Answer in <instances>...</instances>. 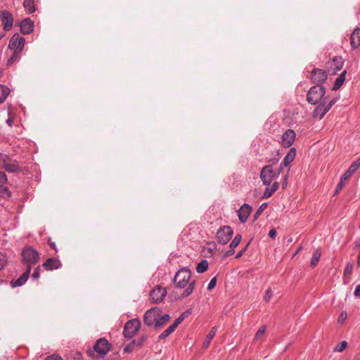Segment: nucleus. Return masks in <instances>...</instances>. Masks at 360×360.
I'll return each mask as SVG.
<instances>
[{
  "label": "nucleus",
  "instance_id": "f257e3e1",
  "mask_svg": "<svg viewBox=\"0 0 360 360\" xmlns=\"http://www.w3.org/2000/svg\"><path fill=\"white\" fill-rule=\"evenodd\" d=\"M191 272L186 267L181 268L175 274L173 282L178 288H184L188 285L186 289L182 293V297H186L191 295L195 288V281H190Z\"/></svg>",
  "mask_w": 360,
  "mask_h": 360
},
{
  "label": "nucleus",
  "instance_id": "f03ea898",
  "mask_svg": "<svg viewBox=\"0 0 360 360\" xmlns=\"http://www.w3.org/2000/svg\"><path fill=\"white\" fill-rule=\"evenodd\" d=\"M326 89L322 85H314L309 89L307 95L309 103L316 105L320 103H326L327 97L324 96Z\"/></svg>",
  "mask_w": 360,
  "mask_h": 360
},
{
  "label": "nucleus",
  "instance_id": "7ed1b4c3",
  "mask_svg": "<svg viewBox=\"0 0 360 360\" xmlns=\"http://www.w3.org/2000/svg\"><path fill=\"white\" fill-rule=\"evenodd\" d=\"M22 262L27 266V268L31 267L38 262L39 256V252L32 247H26L22 251Z\"/></svg>",
  "mask_w": 360,
  "mask_h": 360
},
{
  "label": "nucleus",
  "instance_id": "20e7f679",
  "mask_svg": "<svg viewBox=\"0 0 360 360\" xmlns=\"http://www.w3.org/2000/svg\"><path fill=\"white\" fill-rule=\"evenodd\" d=\"M141 327V322L137 319H134L128 321L124 326L123 330V335L125 338L131 339L132 338L139 330Z\"/></svg>",
  "mask_w": 360,
  "mask_h": 360
},
{
  "label": "nucleus",
  "instance_id": "39448f33",
  "mask_svg": "<svg viewBox=\"0 0 360 360\" xmlns=\"http://www.w3.org/2000/svg\"><path fill=\"white\" fill-rule=\"evenodd\" d=\"M1 167L10 173H16L20 170L18 162L16 160L10 159L7 155L0 154Z\"/></svg>",
  "mask_w": 360,
  "mask_h": 360
},
{
  "label": "nucleus",
  "instance_id": "423d86ee",
  "mask_svg": "<svg viewBox=\"0 0 360 360\" xmlns=\"http://www.w3.org/2000/svg\"><path fill=\"white\" fill-rule=\"evenodd\" d=\"M233 231L229 226H224L220 227L216 234V237L219 243L225 245L232 238Z\"/></svg>",
  "mask_w": 360,
  "mask_h": 360
},
{
  "label": "nucleus",
  "instance_id": "0eeeda50",
  "mask_svg": "<svg viewBox=\"0 0 360 360\" xmlns=\"http://www.w3.org/2000/svg\"><path fill=\"white\" fill-rule=\"evenodd\" d=\"M161 315V309L159 307H153L148 310L143 317V322L146 325L150 326L154 325L155 326V321Z\"/></svg>",
  "mask_w": 360,
  "mask_h": 360
},
{
  "label": "nucleus",
  "instance_id": "6e6552de",
  "mask_svg": "<svg viewBox=\"0 0 360 360\" xmlns=\"http://www.w3.org/2000/svg\"><path fill=\"white\" fill-rule=\"evenodd\" d=\"M327 77L328 75L326 72L322 69L314 68L311 71V79L314 83L316 84V85H321V84L326 81Z\"/></svg>",
  "mask_w": 360,
  "mask_h": 360
},
{
  "label": "nucleus",
  "instance_id": "1a4fd4ad",
  "mask_svg": "<svg viewBox=\"0 0 360 360\" xmlns=\"http://www.w3.org/2000/svg\"><path fill=\"white\" fill-rule=\"evenodd\" d=\"M25 40L20 37L18 34H15L10 39L8 48L14 51L21 52L24 48Z\"/></svg>",
  "mask_w": 360,
  "mask_h": 360
},
{
  "label": "nucleus",
  "instance_id": "9d476101",
  "mask_svg": "<svg viewBox=\"0 0 360 360\" xmlns=\"http://www.w3.org/2000/svg\"><path fill=\"white\" fill-rule=\"evenodd\" d=\"M274 176V172L271 165H266L262 168L260 178L264 185H269L273 180Z\"/></svg>",
  "mask_w": 360,
  "mask_h": 360
},
{
  "label": "nucleus",
  "instance_id": "9b49d317",
  "mask_svg": "<svg viewBox=\"0 0 360 360\" xmlns=\"http://www.w3.org/2000/svg\"><path fill=\"white\" fill-rule=\"evenodd\" d=\"M167 290L159 285L156 286L150 292V299L154 303L161 302L167 295Z\"/></svg>",
  "mask_w": 360,
  "mask_h": 360
},
{
  "label": "nucleus",
  "instance_id": "f8f14e48",
  "mask_svg": "<svg viewBox=\"0 0 360 360\" xmlns=\"http://www.w3.org/2000/svg\"><path fill=\"white\" fill-rule=\"evenodd\" d=\"M0 18L4 25V30L6 31L10 30L13 24L12 14L7 11H3L0 13Z\"/></svg>",
  "mask_w": 360,
  "mask_h": 360
},
{
  "label": "nucleus",
  "instance_id": "ddd939ff",
  "mask_svg": "<svg viewBox=\"0 0 360 360\" xmlns=\"http://www.w3.org/2000/svg\"><path fill=\"white\" fill-rule=\"evenodd\" d=\"M295 132L292 129H288L283 135L281 144L285 148L290 147L295 139Z\"/></svg>",
  "mask_w": 360,
  "mask_h": 360
},
{
  "label": "nucleus",
  "instance_id": "4468645a",
  "mask_svg": "<svg viewBox=\"0 0 360 360\" xmlns=\"http://www.w3.org/2000/svg\"><path fill=\"white\" fill-rule=\"evenodd\" d=\"M94 350L100 354H105L110 349V344L105 338L98 340L94 347Z\"/></svg>",
  "mask_w": 360,
  "mask_h": 360
},
{
  "label": "nucleus",
  "instance_id": "2eb2a0df",
  "mask_svg": "<svg viewBox=\"0 0 360 360\" xmlns=\"http://www.w3.org/2000/svg\"><path fill=\"white\" fill-rule=\"evenodd\" d=\"M251 211L252 207L247 203L243 204L240 207V208L238 210V217L241 223L246 222L248 216L251 213Z\"/></svg>",
  "mask_w": 360,
  "mask_h": 360
},
{
  "label": "nucleus",
  "instance_id": "dca6fc26",
  "mask_svg": "<svg viewBox=\"0 0 360 360\" xmlns=\"http://www.w3.org/2000/svg\"><path fill=\"white\" fill-rule=\"evenodd\" d=\"M31 267L27 268L25 271L16 280H12L10 283L12 288L22 286L27 281L30 274Z\"/></svg>",
  "mask_w": 360,
  "mask_h": 360
},
{
  "label": "nucleus",
  "instance_id": "f3484780",
  "mask_svg": "<svg viewBox=\"0 0 360 360\" xmlns=\"http://www.w3.org/2000/svg\"><path fill=\"white\" fill-rule=\"evenodd\" d=\"M62 266L60 261L54 257H50L46 260L42 266L47 271L58 269Z\"/></svg>",
  "mask_w": 360,
  "mask_h": 360
},
{
  "label": "nucleus",
  "instance_id": "a211bd4d",
  "mask_svg": "<svg viewBox=\"0 0 360 360\" xmlns=\"http://www.w3.org/2000/svg\"><path fill=\"white\" fill-rule=\"evenodd\" d=\"M296 155L295 148H292L290 149L289 152L285 156L283 162L280 165L279 172H281L283 167L288 166L295 159Z\"/></svg>",
  "mask_w": 360,
  "mask_h": 360
},
{
  "label": "nucleus",
  "instance_id": "6ab92c4d",
  "mask_svg": "<svg viewBox=\"0 0 360 360\" xmlns=\"http://www.w3.org/2000/svg\"><path fill=\"white\" fill-rule=\"evenodd\" d=\"M242 236L240 234H237L230 243L229 250L224 253V257H227L233 255L235 252L236 248L240 244Z\"/></svg>",
  "mask_w": 360,
  "mask_h": 360
},
{
  "label": "nucleus",
  "instance_id": "aec40b11",
  "mask_svg": "<svg viewBox=\"0 0 360 360\" xmlns=\"http://www.w3.org/2000/svg\"><path fill=\"white\" fill-rule=\"evenodd\" d=\"M34 28V22L30 18L24 19L20 23V30L24 34L31 33Z\"/></svg>",
  "mask_w": 360,
  "mask_h": 360
},
{
  "label": "nucleus",
  "instance_id": "412c9836",
  "mask_svg": "<svg viewBox=\"0 0 360 360\" xmlns=\"http://www.w3.org/2000/svg\"><path fill=\"white\" fill-rule=\"evenodd\" d=\"M350 44L353 49L360 46V28H356L350 36Z\"/></svg>",
  "mask_w": 360,
  "mask_h": 360
},
{
  "label": "nucleus",
  "instance_id": "4be33fe9",
  "mask_svg": "<svg viewBox=\"0 0 360 360\" xmlns=\"http://www.w3.org/2000/svg\"><path fill=\"white\" fill-rule=\"evenodd\" d=\"M351 176L352 175L350 174H348L347 171L342 175L340 182L338 184L335 190L334 195H337L338 193H340V191L345 186Z\"/></svg>",
  "mask_w": 360,
  "mask_h": 360
},
{
  "label": "nucleus",
  "instance_id": "5701e85b",
  "mask_svg": "<svg viewBox=\"0 0 360 360\" xmlns=\"http://www.w3.org/2000/svg\"><path fill=\"white\" fill-rule=\"evenodd\" d=\"M217 331V326H214L212 328L211 330L210 331V333L207 335L203 343H202V348L204 349H207L212 338L214 337V335H216V333Z\"/></svg>",
  "mask_w": 360,
  "mask_h": 360
},
{
  "label": "nucleus",
  "instance_id": "b1692460",
  "mask_svg": "<svg viewBox=\"0 0 360 360\" xmlns=\"http://www.w3.org/2000/svg\"><path fill=\"white\" fill-rule=\"evenodd\" d=\"M344 65V61L342 57L336 56L333 58V62L330 64V68H333L335 72L340 71Z\"/></svg>",
  "mask_w": 360,
  "mask_h": 360
},
{
  "label": "nucleus",
  "instance_id": "393cba45",
  "mask_svg": "<svg viewBox=\"0 0 360 360\" xmlns=\"http://www.w3.org/2000/svg\"><path fill=\"white\" fill-rule=\"evenodd\" d=\"M23 6L29 14L33 13L36 11L34 0H24Z\"/></svg>",
  "mask_w": 360,
  "mask_h": 360
},
{
  "label": "nucleus",
  "instance_id": "a878e982",
  "mask_svg": "<svg viewBox=\"0 0 360 360\" xmlns=\"http://www.w3.org/2000/svg\"><path fill=\"white\" fill-rule=\"evenodd\" d=\"M347 71H343L340 76L335 79L334 85L333 86V90L338 89L344 83L345 80Z\"/></svg>",
  "mask_w": 360,
  "mask_h": 360
},
{
  "label": "nucleus",
  "instance_id": "bb28decb",
  "mask_svg": "<svg viewBox=\"0 0 360 360\" xmlns=\"http://www.w3.org/2000/svg\"><path fill=\"white\" fill-rule=\"evenodd\" d=\"M278 188V183L274 182L271 188H266L264 193H263L262 198H270Z\"/></svg>",
  "mask_w": 360,
  "mask_h": 360
},
{
  "label": "nucleus",
  "instance_id": "cd10ccee",
  "mask_svg": "<svg viewBox=\"0 0 360 360\" xmlns=\"http://www.w3.org/2000/svg\"><path fill=\"white\" fill-rule=\"evenodd\" d=\"M170 319V316L168 314H165L163 316H160L155 321V328H158L164 326Z\"/></svg>",
  "mask_w": 360,
  "mask_h": 360
},
{
  "label": "nucleus",
  "instance_id": "c85d7f7f",
  "mask_svg": "<svg viewBox=\"0 0 360 360\" xmlns=\"http://www.w3.org/2000/svg\"><path fill=\"white\" fill-rule=\"evenodd\" d=\"M177 328L176 325L174 323L169 326L165 330H164L160 335L159 339L162 340L168 337L171 333H172L176 328Z\"/></svg>",
  "mask_w": 360,
  "mask_h": 360
},
{
  "label": "nucleus",
  "instance_id": "c756f323",
  "mask_svg": "<svg viewBox=\"0 0 360 360\" xmlns=\"http://www.w3.org/2000/svg\"><path fill=\"white\" fill-rule=\"evenodd\" d=\"M192 309H188L183 312L174 322L176 326H179L185 319L188 318L192 314Z\"/></svg>",
  "mask_w": 360,
  "mask_h": 360
},
{
  "label": "nucleus",
  "instance_id": "7c9ffc66",
  "mask_svg": "<svg viewBox=\"0 0 360 360\" xmlns=\"http://www.w3.org/2000/svg\"><path fill=\"white\" fill-rule=\"evenodd\" d=\"M10 93L8 87L0 85V103H2Z\"/></svg>",
  "mask_w": 360,
  "mask_h": 360
},
{
  "label": "nucleus",
  "instance_id": "2f4dec72",
  "mask_svg": "<svg viewBox=\"0 0 360 360\" xmlns=\"http://www.w3.org/2000/svg\"><path fill=\"white\" fill-rule=\"evenodd\" d=\"M338 100V98H334L330 101V102L326 106L323 105L324 109L322 110V112H321L320 120L324 117V115L330 110L332 106L335 104Z\"/></svg>",
  "mask_w": 360,
  "mask_h": 360
},
{
  "label": "nucleus",
  "instance_id": "473e14b6",
  "mask_svg": "<svg viewBox=\"0 0 360 360\" xmlns=\"http://www.w3.org/2000/svg\"><path fill=\"white\" fill-rule=\"evenodd\" d=\"M208 269V262L206 259L202 260L197 264L196 271L198 273L202 274Z\"/></svg>",
  "mask_w": 360,
  "mask_h": 360
},
{
  "label": "nucleus",
  "instance_id": "72a5a7b5",
  "mask_svg": "<svg viewBox=\"0 0 360 360\" xmlns=\"http://www.w3.org/2000/svg\"><path fill=\"white\" fill-rule=\"evenodd\" d=\"M20 53L18 51H14L11 57L7 60L6 65L9 66L18 61L20 58Z\"/></svg>",
  "mask_w": 360,
  "mask_h": 360
},
{
  "label": "nucleus",
  "instance_id": "f704fd0d",
  "mask_svg": "<svg viewBox=\"0 0 360 360\" xmlns=\"http://www.w3.org/2000/svg\"><path fill=\"white\" fill-rule=\"evenodd\" d=\"M360 167V157L352 163L349 169L347 170L348 174L352 175Z\"/></svg>",
  "mask_w": 360,
  "mask_h": 360
},
{
  "label": "nucleus",
  "instance_id": "c9c22d12",
  "mask_svg": "<svg viewBox=\"0 0 360 360\" xmlns=\"http://www.w3.org/2000/svg\"><path fill=\"white\" fill-rule=\"evenodd\" d=\"M321 257V251L319 249H316L312 255V258L311 259V266H315L319 262Z\"/></svg>",
  "mask_w": 360,
  "mask_h": 360
},
{
  "label": "nucleus",
  "instance_id": "e433bc0d",
  "mask_svg": "<svg viewBox=\"0 0 360 360\" xmlns=\"http://www.w3.org/2000/svg\"><path fill=\"white\" fill-rule=\"evenodd\" d=\"M5 185L6 184H2V186H0V197L8 198L11 197V193Z\"/></svg>",
  "mask_w": 360,
  "mask_h": 360
},
{
  "label": "nucleus",
  "instance_id": "4c0bfd02",
  "mask_svg": "<svg viewBox=\"0 0 360 360\" xmlns=\"http://www.w3.org/2000/svg\"><path fill=\"white\" fill-rule=\"evenodd\" d=\"M268 204L267 202L262 203L256 211L255 215H254V220H257L259 217L262 214V213L264 211V210L267 207Z\"/></svg>",
  "mask_w": 360,
  "mask_h": 360
},
{
  "label": "nucleus",
  "instance_id": "58836bf2",
  "mask_svg": "<svg viewBox=\"0 0 360 360\" xmlns=\"http://www.w3.org/2000/svg\"><path fill=\"white\" fill-rule=\"evenodd\" d=\"M325 105V103H320L319 105L316 108L313 112V117H319L320 120L321 112H322V110H323L324 108L323 105Z\"/></svg>",
  "mask_w": 360,
  "mask_h": 360
},
{
  "label": "nucleus",
  "instance_id": "ea45409f",
  "mask_svg": "<svg viewBox=\"0 0 360 360\" xmlns=\"http://www.w3.org/2000/svg\"><path fill=\"white\" fill-rule=\"evenodd\" d=\"M8 262V259L6 255L4 253L0 252V269L4 268Z\"/></svg>",
  "mask_w": 360,
  "mask_h": 360
},
{
  "label": "nucleus",
  "instance_id": "a19ab883",
  "mask_svg": "<svg viewBox=\"0 0 360 360\" xmlns=\"http://www.w3.org/2000/svg\"><path fill=\"white\" fill-rule=\"evenodd\" d=\"M134 345H136V340H132L124 347V352L125 353H131L134 350Z\"/></svg>",
  "mask_w": 360,
  "mask_h": 360
},
{
  "label": "nucleus",
  "instance_id": "79ce46f5",
  "mask_svg": "<svg viewBox=\"0 0 360 360\" xmlns=\"http://www.w3.org/2000/svg\"><path fill=\"white\" fill-rule=\"evenodd\" d=\"M347 346V342L346 341H342L340 344L338 345L335 347V351L338 352H342L345 349Z\"/></svg>",
  "mask_w": 360,
  "mask_h": 360
},
{
  "label": "nucleus",
  "instance_id": "37998d69",
  "mask_svg": "<svg viewBox=\"0 0 360 360\" xmlns=\"http://www.w3.org/2000/svg\"><path fill=\"white\" fill-rule=\"evenodd\" d=\"M265 330H266V326H262L257 331L255 336V340L259 339L264 333Z\"/></svg>",
  "mask_w": 360,
  "mask_h": 360
},
{
  "label": "nucleus",
  "instance_id": "c03bdc74",
  "mask_svg": "<svg viewBox=\"0 0 360 360\" xmlns=\"http://www.w3.org/2000/svg\"><path fill=\"white\" fill-rule=\"evenodd\" d=\"M7 181L8 179L6 174L0 170V186H2V184H6Z\"/></svg>",
  "mask_w": 360,
  "mask_h": 360
},
{
  "label": "nucleus",
  "instance_id": "a18cd8bd",
  "mask_svg": "<svg viewBox=\"0 0 360 360\" xmlns=\"http://www.w3.org/2000/svg\"><path fill=\"white\" fill-rule=\"evenodd\" d=\"M352 270H353V264H352L350 262L347 263L345 268V271H344L345 275L351 274L352 272Z\"/></svg>",
  "mask_w": 360,
  "mask_h": 360
},
{
  "label": "nucleus",
  "instance_id": "49530a36",
  "mask_svg": "<svg viewBox=\"0 0 360 360\" xmlns=\"http://www.w3.org/2000/svg\"><path fill=\"white\" fill-rule=\"evenodd\" d=\"M273 295V291L271 288H268L266 291L265 295H264V300L265 302H268L271 299V297Z\"/></svg>",
  "mask_w": 360,
  "mask_h": 360
},
{
  "label": "nucleus",
  "instance_id": "de8ad7c7",
  "mask_svg": "<svg viewBox=\"0 0 360 360\" xmlns=\"http://www.w3.org/2000/svg\"><path fill=\"white\" fill-rule=\"evenodd\" d=\"M41 269V266H38L34 270V272L32 273V278L33 279H35V280H37L39 276H40V274H39V271Z\"/></svg>",
  "mask_w": 360,
  "mask_h": 360
},
{
  "label": "nucleus",
  "instance_id": "09e8293b",
  "mask_svg": "<svg viewBox=\"0 0 360 360\" xmlns=\"http://www.w3.org/2000/svg\"><path fill=\"white\" fill-rule=\"evenodd\" d=\"M216 284H217V278L214 277L210 280V281L208 284V286H207V289L209 290H212L216 286Z\"/></svg>",
  "mask_w": 360,
  "mask_h": 360
},
{
  "label": "nucleus",
  "instance_id": "8fccbe9b",
  "mask_svg": "<svg viewBox=\"0 0 360 360\" xmlns=\"http://www.w3.org/2000/svg\"><path fill=\"white\" fill-rule=\"evenodd\" d=\"M347 317V314L346 311H342L338 317V322L343 323Z\"/></svg>",
  "mask_w": 360,
  "mask_h": 360
},
{
  "label": "nucleus",
  "instance_id": "3c124183",
  "mask_svg": "<svg viewBox=\"0 0 360 360\" xmlns=\"http://www.w3.org/2000/svg\"><path fill=\"white\" fill-rule=\"evenodd\" d=\"M147 339V336L146 335H143L138 341H136V345L138 347H141L143 342L146 340Z\"/></svg>",
  "mask_w": 360,
  "mask_h": 360
},
{
  "label": "nucleus",
  "instance_id": "603ef678",
  "mask_svg": "<svg viewBox=\"0 0 360 360\" xmlns=\"http://www.w3.org/2000/svg\"><path fill=\"white\" fill-rule=\"evenodd\" d=\"M44 360H63L61 356L57 354H53L47 356Z\"/></svg>",
  "mask_w": 360,
  "mask_h": 360
},
{
  "label": "nucleus",
  "instance_id": "864d4df0",
  "mask_svg": "<svg viewBox=\"0 0 360 360\" xmlns=\"http://www.w3.org/2000/svg\"><path fill=\"white\" fill-rule=\"evenodd\" d=\"M249 244H250V243H248V244L246 245V246H245L244 248H243L241 250H240V251L236 254V259H238V258H240V257H242V255H243L245 253V252L246 251V250H247V248H248V247Z\"/></svg>",
  "mask_w": 360,
  "mask_h": 360
},
{
  "label": "nucleus",
  "instance_id": "5fc2aeb1",
  "mask_svg": "<svg viewBox=\"0 0 360 360\" xmlns=\"http://www.w3.org/2000/svg\"><path fill=\"white\" fill-rule=\"evenodd\" d=\"M276 236V231L275 229H272L270 230V231L269 232V236L271 238H275Z\"/></svg>",
  "mask_w": 360,
  "mask_h": 360
},
{
  "label": "nucleus",
  "instance_id": "6e6d98bb",
  "mask_svg": "<svg viewBox=\"0 0 360 360\" xmlns=\"http://www.w3.org/2000/svg\"><path fill=\"white\" fill-rule=\"evenodd\" d=\"M354 296L360 298V285H357L356 286L355 290H354Z\"/></svg>",
  "mask_w": 360,
  "mask_h": 360
},
{
  "label": "nucleus",
  "instance_id": "4d7b16f0",
  "mask_svg": "<svg viewBox=\"0 0 360 360\" xmlns=\"http://www.w3.org/2000/svg\"><path fill=\"white\" fill-rule=\"evenodd\" d=\"M48 243L55 251L57 252V248H56V243L54 242L51 241V238H49Z\"/></svg>",
  "mask_w": 360,
  "mask_h": 360
},
{
  "label": "nucleus",
  "instance_id": "13d9d810",
  "mask_svg": "<svg viewBox=\"0 0 360 360\" xmlns=\"http://www.w3.org/2000/svg\"><path fill=\"white\" fill-rule=\"evenodd\" d=\"M13 120H11V119H8V120H6V123H7V124H8V126H10V127H12V125H13Z\"/></svg>",
  "mask_w": 360,
  "mask_h": 360
},
{
  "label": "nucleus",
  "instance_id": "bf43d9fd",
  "mask_svg": "<svg viewBox=\"0 0 360 360\" xmlns=\"http://www.w3.org/2000/svg\"><path fill=\"white\" fill-rule=\"evenodd\" d=\"M357 263H358V265L360 266V252H359V255L358 256V262H357Z\"/></svg>",
  "mask_w": 360,
  "mask_h": 360
},
{
  "label": "nucleus",
  "instance_id": "052dcab7",
  "mask_svg": "<svg viewBox=\"0 0 360 360\" xmlns=\"http://www.w3.org/2000/svg\"><path fill=\"white\" fill-rule=\"evenodd\" d=\"M4 37V33H0V39H1Z\"/></svg>",
  "mask_w": 360,
  "mask_h": 360
},
{
  "label": "nucleus",
  "instance_id": "680f3d73",
  "mask_svg": "<svg viewBox=\"0 0 360 360\" xmlns=\"http://www.w3.org/2000/svg\"><path fill=\"white\" fill-rule=\"evenodd\" d=\"M283 188H284L285 186H286V183H283V185H282Z\"/></svg>",
  "mask_w": 360,
  "mask_h": 360
},
{
  "label": "nucleus",
  "instance_id": "e2e57ef3",
  "mask_svg": "<svg viewBox=\"0 0 360 360\" xmlns=\"http://www.w3.org/2000/svg\"><path fill=\"white\" fill-rule=\"evenodd\" d=\"M301 249H302V247H300L299 249L297 250V251L295 252V254H297L299 251H300Z\"/></svg>",
  "mask_w": 360,
  "mask_h": 360
},
{
  "label": "nucleus",
  "instance_id": "0e129e2a",
  "mask_svg": "<svg viewBox=\"0 0 360 360\" xmlns=\"http://www.w3.org/2000/svg\"><path fill=\"white\" fill-rule=\"evenodd\" d=\"M359 229H360V225H359Z\"/></svg>",
  "mask_w": 360,
  "mask_h": 360
}]
</instances>
